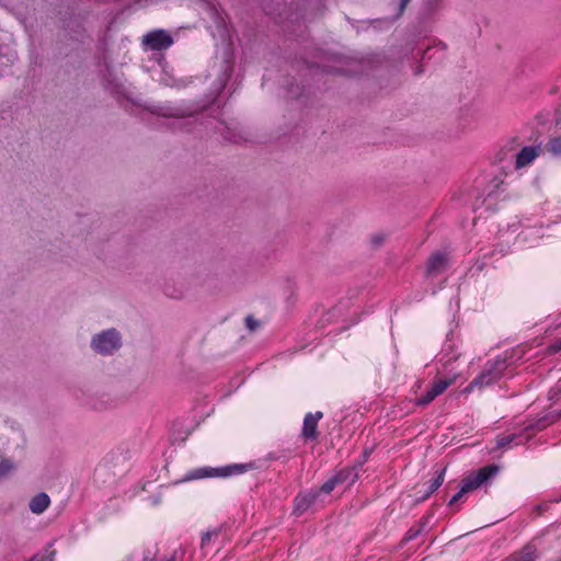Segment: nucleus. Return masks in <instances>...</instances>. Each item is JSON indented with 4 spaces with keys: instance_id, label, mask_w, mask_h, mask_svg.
<instances>
[{
    "instance_id": "obj_1",
    "label": "nucleus",
    "mask_w": 561,
    "mask_h": 561,
    "mask_svg": "<svg viewBox=\"0 0 561 561\" xmlns=\"http://www.w3.org/2000/svg\"><path fill=\"white\" fill-rule=\"evenodd\" d=\"M122 335L116 329H106L91 337L90 346L95 353L107 356L122 347Z\"/></svg>"
},
{
    "instance_id": "obj_2",
    "label": "nucleus",
    "mask_w": 561,
    "mask_h": 561,
    "mask_svg": "<svg viewBox=\"0 0 561 561\" xmlns=\"http://www.w3.org/2000/svg\"><path fill=\"white\" fill-rule=\"evenodd\" d=\"M506 368V364L504 360L496 359L493 362H489L485 365L483 371L474 378L463 390V393H470L476 389H482L486 386L495 382L503 375Z\"/></svg>"
},
{
    "instance_id": "obj_3",
    "label": "nucleus",
    "mask_w": 561,
    "mask_h": 561,
    "mask_svg": "<svg viewBox=\"0 0 561 561\" xmlns=\"http://www.w3.org/2000/svg\"><path fill=\"white\" fill-rule=\"evenodd\" d=\"M244 467L240 465L227 466L217 469L199 468L187 473L184 481L197 480L207 477H228L237 473H241Z\"/></svg>"
},
{
    "instance_id": "obj_4",
    "label": "nucleus",
    "mask_w": 561,
    "mask_h": 561,
    "mask_svg": "<svg viewBox=\"0 0 561 561\" xmlns=\"http://www.w3.org/2000/svg\"><path fill=\"white\" fill-rule=\"evenodd\" d=\"M497 470L499 468L496 466H486L479 469L474 473H470L462 480V492H470L480 488L492 476H494Z\"/></svg>"
},
{
    "instance_id": "obj_5",
    "label": "nucleus",
    "mask_w": 561,
    "mask_h": 561,
    "mask_svg": "<svg viewBox=\"0 0 561 561\" xmlns=\"http://www.w3.org/2000/svg\"><path fill=\"white\" fill-rule=\"evenodd\" d=\"M142 44L149 49L162 50L170 47L173 44V39L168 32L156 30L142 37Z\"/></svg>"
},
{
    "instance_id": "obj_6",
    "label": "nucleus",
    "mask_w": 561,
    "mask_h": 561,
    "mask_svg": "<svg viewBox=\"0 0 561 561\" xmlns=\"http://www.w3.org/2000/svg\"><path fill=\"white\" fill-rule=\"evenodd\" d=\"M456 381V376L453 378L437 379L433 386L417 399L416 404L427 405L434 401L439 394H442L450 385Z\"/></svg>"
},
{
    "instance_id": "obj_7",
    "label": "nucleus",
    "mask_w": 561,
    "mask_h": 561,
    "mask_svg": "<svg viewBox=\"0 0 561 561\" xmlns=\"http://www.w3.org/2000/svg\"><path fill=\"white\" fill-rule=\"evenodd\" d=\"M322 419V412L308 413L304 419L302 435L306 438L317 437L318 422Z\"/></svg>"
},
{
    "instance_id": "obj_8",
    "label": "nucleus",
    "mask_w": 561,
    "mask_h": 561,
    "mask_svg": "<svg viewBox=\"0 0 561 561\" xmlns=\"http://www.w3.org/2000/svg\"><path fill=\"white\" fill-rule=\"evenodd\" d=\"M352 476V470L344 469L337 472L335 476L330 478L328 481L323 483L321 489L317 491L319 496L323 494H329L337 484L345 482Z\"/></svg>"
},
{
    "instance_id": "obj_9",
    "label": "nucleus",
    "mask_w": 561,
    "mask_h": 561,
    "mask_svg": "<svg viewBox=\"0 0 561 561\" xmlns=\"http://www.w3.org/2000/svg\"><path fill=\"white\" fill-rule=\"evenodd\" d=\"M540 152V147H525L516 156V168H524L529 165Z\"/></svg>"
},
{
    "instance_id": "obj_10",
    "label": "nucleus",
    "mask_w": 561,
    "mask_h": 561,
    "mask_svg": "<svg viewBox=\"0 0 561 561\" xmlns=\"http://www.w3.org/2000/svg\"><path fill=\"white\" fill-rule=\"evenodd\" d=\"M49 504V496L46 493L42 492L31 499L28 507L33 514L39 515L48 508Z\"/></svg>"
},
{
    "instance_id": "obj_11",
    "label": "nucleus",
    "mask_w": 561,
    "mask_h": 561,
    "mask_svg": "<svg viewBox=\"0 0 561 561\" xmlns=\"http://www.w3.org/2000/svg\"><path fill=\"white\" fill-rule=\"evenodd\" d=\"M447 264V259L442 253H435L433 254L426 264V273L428 275H435L439 272H442Z\"/></svg>"
},
{
    "instance_id": "obj_12",
    "label": "nucleus",
    "mask_w": 561,
    "mask_h": 561,
    "mask_svg": "<svg viewBox=\"0 0 561 561\" xmlns=\"http://www.w3.org/2000/svg\"><path fill=\"white\" fill-rule=\"evenodd\" d=\"M319 493L314 491H309L306 493H301L296 497V511L299 513L305 512L309 506L314 504L318 501Z\"/></svg>"
},
{
    "instance_id": "obj_13",
    "label": "nucleus",
    "mask_w": 561,
    "mask_h": 561,
    "mask_svg": "<svg viewBox=\"0 0 561 561\" xmlns=\"http://www.w3.org/2000/svg\"><path fill=\"white\" fill-rule=\"evenodd\" d=\"M538 558L537 547L529 543L524 547L519 552L511 556L507 561H535Z\"/></svg>"
},
{
    "instance_id": "obj_14",
    "label": "nucleus",
    "mask_w": 561,
    "mask_h": 561,
    "mask_svg": "<svg viewBox=\"0 0 561 561\" xmlns=\"http://www.w3.org/2000/svg\"><path fill=\"white\" fill-rule=\"evenodd\" d=\"M16 469V465L11 458L0 459V480L9 478Z\"/></svg>"
},
{
    "instance_id": "obj_15",
    "label": "nucleus",
    "mask_w": 561,
    "mask_h": 561,
    "mask_svg": "<svg viewBox=\"0 0 561 561\" xmlns=\"http://www.w3.org/2000/svg\"><path fill=\"white\" fill-rule=\"evenodd\" d=\"M444 479H445V469H443L439 472V474L433 481H431L424 497H427L431 494H433L443 484Z\"/></svg>"
},
{
    "instance_id": "obj_16",
    "label": "nucleus",
    "mask_w": 561,
    "mask_h": 561,
    "mask_svg": "<svg viewBox=\"0 0 561 561\" xmlns=\"http://www.w3.org/2000/svg\"><path fill=\"white\" fill-rule=\"evenodd\" d=\"M548 146L552 154L561 157V137L552 138Z\"/></svg>"
},
{
    "instance_id": "obj_17",
    "label": "nucleus",
    "mask_w": 561,
    "mask_h": 561,
    "mask_svg": "<svg viewBox=\"0 0 561 561\" xmlns=\"http://www.w3.org/2000/svg\"><path fill=\"white\" fill-rule=\"evenodd\" d=\"M54 559H55V551L47 550V551H45V553L34 557L32 561H54Z\"/></svg>"
},
{
    "instance_id": "obj_18",
    "label": "nucleus",
    "mask_w": 561,
    "mask_h": 561,
    "mask_svg": "<svg viewBox=\"0 0 561 561\" xmlns=\"http://www.w3.org/2000/svg\"><path fill=\"white\" fill-rule=\"evenodd\" d=\"M467 492H462V486L460 488L459 492H457L449 501V505H454L457 503Z\"/></svg>"
},
{
    "instance_id": "obj_19",
    "label": "nucleus",
    "mask_w": 561,
    "mask_h": 561,
    "mask_svg": "<svg viewBox=\"0 0 561 561\" xmlns=\"http://www.w3.org/2000/svg\"><path fill=\"white\" fill-rule=\"evenodd\" d=\"M217 533L214 530V531H207L205 533L203 536H202V545L205 546L206 543H208L213 536H215Z\"/></svg>"
},
{
    "instance_id": "obj_20",
    "label": "nucleus",
    "mask_w": 561,
    "mask_h": 561,
    "mask_svg": "<svg viewBox=\"0 0 561 561\" xmlns=\"http://www.w3.org/2000/svg\"><path fill=\"white\" fill-rule=\"evenodd\" d=\"M247 323H248V327L253 330L256 325V323L254 322V320L252 318H248L247 319Z\"/></svg>"
},
{
    "instance_id": "obj_21",
    "label": "nucleus",
    "mask_w": 561,
    "mask_h": 561,
    "mask_svg": "<svg viewBox=\"0 0 561 561\" xmlns=\"http://www.w3.org/2000/svg\"><path fill=\"white\" fill-rule=\"evenodd\" d=\"M164 293H165L167 296L172 297V298H178L179 297L176 295L170 294L167 289H164Z\"/></svg>"
},
{
    "instance_id": "obj_22",
    "label": "nucleus",
    "mask_w": 561,
    "mask_h": 561,
    "mask_svg": "<svg viewBox=\"0 0 561 561\" xmlns=\"http://www.w3.org/2000/svg\"><path fill=\"white\" fill-rule=\"evenodd\" d=\"M410 0H402L401 2V10L407 5V3L409 2Z\"/></svg>"
}]
</instances>
